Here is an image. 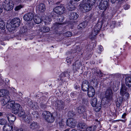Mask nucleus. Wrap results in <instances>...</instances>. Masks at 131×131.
<instances>
[{
    "mask_svg": "<svg viewBox=\"0 0 131 131\" xmlns=\"http://www.w3.org/2000/svg\"><path fill=\"white\" fill-rule=\"evenodd\" d=\"M102 23L101 22H98L93 29L91 33L89 36V38L92 40L95 39V36L100 31L102 26Z\"/></svg>",
    "mask_w": 131,
    "mask_h": 131,
    "instance_id": "nucleus-1",
    "label": "nucleus"
},
{
    "mask_svg": "<svg viewBox=\"0 0 131 131\" xmlns=\"http://www.w3.org/2000/svg\"><path fill=\"white\" fill-rule=\"evenodd\" d=\"M102 23L101 22H98L93 29L91 33L89 36V38L92 40L95 39V36L100 31L102 26Z\"/></svg>",
    "mask_w": 131,
    "mask_h": 131,
    "instance_id": "nucleus-2",
    "label": "nucleus"
},
{
    "mask_svg": "<svg viewBox=\"0 0 131 131\" xmlns=\"http://www.w3.org/2000/svg\"><path fill=\"white\" fill-rule=\"evenodd\" d=\"M42 115L46 121L48 123H52L54 120V117L51 113L48 111L43 112Z\"/></svg>",
    "mask_w": 131,
    "mask_h": 131,
    "instance_id": "nucleus-3",
    "label": "nucleus"
},
{
    "mask_svg": "<svg viewBox=\"0 0 131 131\" xmlns=\"http://www.w3.org/2000/svg\"><path fill=\"white\" fill-rule=\"evenodd\" d=\"M3 6L5 10L8 11L13 9L14 4L11 0H6L3 3Z\"/></svg>",
    "mask_w": 131,
    "mask_h": 131,
    "instance_id": "nucleus-4",
    "label": "nucleus"
},
{
    "mask_svg": "<svg viewBox=\"0 0 131 131\" xmlns=\"http://www.w3.org/2000/svg\"><path fill=\"white\" fill-rule=\"evenodd\" d=\"M20 21L18 18H16L12 19L9 23L12 28L18 27L20 25Z\"/></svg>",
    "mask_w": 131,
    "mask_h": 131,
    "instance_id": "nucleus-5",
    "label": "nucleus"
},
{
    "mask_svg": "<svg viewBox=\"0 0 131 131\" xmlns=\"http://www.w3.org/2000/svg\"><path fill=\"white\" fill-rule=\"evenodd\" d=\"M127 88L126 87L125 85L122 84L120 92V95L122 96L125 95L126 97H128L129 96V94L127 92Z\"/></svg>",
    "mask_w": 131,
    "mask_h": 131,
    "instance_id": "nucleus-6",
    "label": "nucleus"
},
{
    "mask_svg": "<svg viewBox=\"0 0 131 131\" xmlns=\"http://www.w3.org/2000/svg\"><path fill=\"white\" fill-rule=\"evenodd\" d=\"M65 9L62 5L56 6L53 9L54 12L58 14H62L64 13Z\"/></svg>",
    "mask_w": 131,
    "mask_h": 131,
    "instance_id": "nucleus-7",
    "label": "nucleus"
},
{
    "mask_svg": "<svg viewBox=\"0 0 131 131\" xmlns=\"http://www.w3.org/2000/svg\"><path fill=\"white\" fill-rule=\"evenodd\" d=\"M90 86L88 81L85 79H83L81 86L82 90L84 91H87Z\"/></svg>",
    "mask_w": 131,
    "mask_h": 131,
    "instance_id": "nucleus-8",
    "label": "nucleus"
},
{
    "mask_svg": "<svg viewBox=\"0 0 131 131\" xmlns=\"http://www.w3.org/2000/svg\"><path fill=\"white\" fill-rule=\"evenodd\" d=\"M79 16L76 13L71 12L69 15V18L74 23L77 22V19L78 18Z\"/></svg>",
    "mask_w": 131,
    "mask_h": 131,
    "instance_id": "nucleus-9",
    "label": "nucleus"
},
{
    "mask_svg": "<svg viewBox=\"0 0 131 131\" xmlns=\"http://www.w3.org/2000/svg\"><path fill=\"white\" fill-rule=\"evenodd\" d=\"M22 108L21 105L18 104H14L13 107V113L14 114H17L19 111Z\"/></svg>",
    "mask_w": 131,
    "mask_h": 131,
    "instance_id": "nucleus-10",
    "label": "nucleus"
},
{
    "mask_svg": "<svg viewBox=\"0 0 131 131\" xmlns=\"http://www.w3.org/2000/svg\"><path fill=\"white\" fill-rule=\"evenodd\" d=\"M113 93V92L111 89H107L105 93V97L107 99H111L112 98Z\"/></svg>",
    "mask_w": 131,
    "mask_h": 131,
    "instance_id": "nucleus-11",
    "label": "nucleus"
},
{
    "mask_svg": "<svg viewBox=\"0 0 131 131\" xmlns=\"http://www.w3.org/2000/svg\"><path fill=\"white\" fill-rule=\"evenodd\" d=\"M34 16L33 14L29 13L25 14L23 17V18L25 20L28 21L32 20Z\"/></svg>",
    "mask_w": 131,
    "mask_h": 131,
    "instance_id": "nucleus-12",
    "label": "nucleus"
},
{
    "mask_svg": "<svg viewBox=\"0 0 131 131\" xmlns=\"http://www.w3.org/2000/svg\"><path fill=\"white\" fill-rule=\"evenodd\" d=\"M56 106L59 109H63L64 107V103L61 100H58L56 101L55 103Z\"/></svg>",
    "mask_w": 131,
    "mask_h": 131,
    "instance_id": "nucleus-13",
    "label": "nucleus"
},
{
    "mask_svg": "<svg viewBox=\"0 0 131 131\" xmlns=\"http://www.w3.org/2000/svg\"><path fill=\"white\" fill-rule=\"evenodd\" d=\"M86 110V108L84 106H80L77 107L76 109L77 112L80 114H84Z\"/></svg>",
    "mask_w": 131,
    "mask_h": 131,
    "instance_id": "nucleus-14",
    "label": "nucleus"
},
{
    "mask_svg": "<svg viewBox=\"0 0 131 131\" xmlns=\"http://www.w3.org/2000/svg\"><path fill=\"white\" fill-rule=\"evenodd\" d=\"M10 99V97L7 95L4 96L1 101V103L3 106L5 105L8 102H9Z\"/></svg>",
    "mask_w": 131,
    "mask_h": 131,
    "instance_id": "nucleus-15",
    "label": "nucleus"
},
{
    "mask_svg": "<svg viewBox=\"0 0 131 131\" xmlns=\"http://www.w3.org/2000/svg\"><path fill=\"white\" fill-rule=\"evenodd\" d=\"M87 94L89 97H92L95 94V91L94 89L92 86L90 87V88L88 90Z\"/></svg>",
    "mask_w": 131,
    "mask_h": 131,
    "instance_id": "nucleus-16",
    "label": "nucleus"
},
{
    "mask_svg": "<svg viewBox=\"0 0 131 131\" xmlns=\"http://www.w3.org/2000/svg\"><path fill=\"white\" fill-rule=\"evenodd\" d=\"M67 125L73 128L75 125V121L72 118H70L67 120Z\"/></svg>",
    "mask_w": 131,
    "mask_h": 131,
    "instance_id": "nucleus-17",
    "label": "nucleus"
},
{
    "mask_svg": "<svg viewBox=\"0 0 131 131\" xmlns=\"http://www.w3.org/2000/svg\"><path fill=\"white\" fill-rule=\"evenodd\" d=\"M6 117L9 122H14L16 119V117L11 114H7Z\"/></svg>",
    "mask_w": 131,
    "mask_h": 131,
    "instance_id": "nucleus-18",
    "label": "nucleus"
},
{
    "mask_svg": "<svg viewBox=\"0 0 131 131\" xmlns=\"http://www.w3.org/2000/svg\"><path fill=\"white\" fill-rule=\"evenodd\" d=\"M108 6V4L101 1L99 6L100 9L102 10H105L107 8Z\"/></svg>",
    "mask_w": 131,
    "mask_h": 131,
    "instance_id": "nucleus-19",
    "label": "nucleus"
},
{
    "mask_svg": "<svg viewBox=\"0 0 131 131\" xmlns=\"http://www.w3.org/2000/svg\"><path fill=\"white\" fill-rule=\"evenodd\" d=\"M69 74L68 72H65L61 74V76L60 77V78L58 79V80L59 81H63L64 80V77H69Z\"/></svg>",
    "mask_w": 131,
    "mask_h": 131,
    "instance_id": "nucleus-20",
    "label": "nucleus"
},
{
    "mask_svg": "<svg viewBox=\"0 0 131 131\" xmlns=\"http://www.w3.org/2000/svg\"><path fill=\"white\" fill-rule=\"evenodd\" d=\"M81 66V63L79 61H76L73 65V68L75 70L79 69Z\"/></svg>",
    "mask_w": 131,
    "mask_h": 131,
    "instance_id": "nucleus-21",
    "label": "nucleus"
},
{
    "mask_svg": "<svg viewBox=\"0 0 131 131\" xmlns=\"http://www.w3.org/2000/svg\"><path fill=\"white\" fill-rule=\"evenodd\" d=\"M86 124L83 123H79L77 126V129L79 130L84 129L86 128Z\"/></svg>",
    "mask_w": 131,
    "mask_h": 131,
    "instance_id": "nucleus-22",
    "label": "nucleus"
},
{
    "mask_svg": "<svg viewBox=\"0 0 131 131\" xmlns=\"http://www.w3.org/2000/svg\"><path fill=\"white\" fill-rule=\"evenodd\" d=\"M83 3L84 4L83 5V8L85 12H88L91 9L92 6L89 5L85 3Z\"/></svg>",
    "mask_w": 131,
    "mask_h": 131,
    "instance_id": "nucleus-23",
    "label": "nucleus"
},
{
    "mask_svg": "<svg viewBox=\"0 0 131 131\" xmlns=\"http://www.w3.org/2000/svg\"><path fill=\"white\" fill-rule=\"evenodd\" d=\"M9 93V91L5 89H2L0 90V97H3Z\"/></svg>",
    "mask_w": 131,
    "mask_h": 131,
    "instance_id": "nucleus-24",
    "label": "nucleus"
},
{
    "mask_svg": "<svg viewBox=\"0 0 131 131\" xmlns=\"http://www.w3.org/2000/svg\"><path fill=\"white\" fill-rule=\"evenodd\" d=\"M38 127V124L37 123L34 122L31 123L29 126V128L31 130H34Z\"/></svg>",
    "mask_w": 131,
    "mask_h": 131,
    "instance_id": "nucleus-25",
    "label": "nucleus"
},
{
    "mask_svg": "<svg viewBox=\"0 0 131 131\" xmlns=\"http://www.w3.org/2000/svg\"><path fill=\"white\" fill-rule=\"evenodd\" d=\"M13 129V127L12 125L7 124L4 126L3 131H12Z\"/></svg>",
    "mask_w": 131,
    "mask_h": 131,
    "instance_id": "nucleus-26",
    "label": "nucleus"
},
{
    "mask_svg": "<svg viewBox=\"0 0 131 131\" xmlns=\"http://www.w3.org/2000/svg\"><path fill=\"white\" fill-rule=\"evenodd\" d=\"M95 0H83L82 1L83 3H85L89 5L93 6L94 4Z\"/></svg>",
    "mask_w": 131,
    "mask_h": 131,
    "instance_id": "nucleus-27",
    "label": "nucleus"
},
{
    "mask_svg": "<svg viewBox=\"0 0 131 131\" xmlns=\"http://www.w3.org/2000/svg\"><path fill=\"white\" fill-rule=\"evenodd\" d=\"M125 83L127 86L131 87V77H128L126 78L125 79Z\"/></svg>",
    "mask_w": 131,
    "mask_h": 131,
    "instance_id": "nucleus-28",
    "label": "nucleus"
},
{
    "mask_svg": "<svg viewBox=\"0 0 131 131\" xmlns=\"http://www.w3.org/2000/svg\"><path fill=\"white\" fill-rule=\"evenodd\" d=\"M38 8L40 12H43L46 9L45 5L43 4L40 3L38 5Z\"/></svg>",
    "mask_w": 131,
    "mask_h": 131,
    "instance_id": "nucleus-29",
    "label": "nucleus"
},
{
    "mask_svg": "<svg viewBox=\"0 0 131 131\" xmlns=\"http://www.w3.org/2000/svg\"><path fill=\"white\" fill-rule=\"evenodd\" d=\"M34 20L36 24H39L41 22L42 19L40 17L37 16H35L34 17Z\"/></svg>",
    "mask_w": 131,
    "mask_h": 131,
    "instance_id": "nucleus-30",
    "label": "nucleus"
},
{
    "mask_svg": "<svg viewBox=\"0 0 131 131\" xmlns=\"http://www.w3.org/2000/svg\"><path fill=\"white\" fill-rule=\"evenodd\" d=\"M23 119L24 122L28 123L31 120V117L29 115H26L23 116Z\"/></svg>",
    "mask_w": 131,
    "mask_h": 131,
    "instance_id": "nucleus-31",
    "label": "nucleus"
},
{
    "mask_svg": "<svg viewBox=\"0 0 131 131\" xmlns=\"http://www.w3.org/2000/svg\"><path fill=\"white\" fill-rule=\"evenodd\" d=\"M123 101V98L122 97H119L118 98L116 101V106L117 107H120Z\"/></svg>",
    "mask_w": 131,
    "mask_h": 131,
    "instance_id": "nucleus-32",
    "label": "nucleus"
},
{
    "mask_svg": "<svg viewBox=\"0 0 131 131\" xmlns=\"http://www.w3.org/2000/svg\"><path fill=\"white\" fill-rule=\"evenodd\" d=\"M14 101H10L8 102L5 105L6 108L8 109H10L13 108L14 105Z\"/></svg>",
    "mask_w": 131,
    "mask_h": 131,
    "instance_id": "nucleus-33",
    "label": "nucleus"
},
{
    "mask_svg": "<svg viewBox=\"0 0 131 131\" xmlns=\"http://www.w3.org/2000/svg\"><path fill=\"white\" fill-rule=\"evenodd\" d=\"M86 25L87 23L86 21L83 22L78 26L77 28L78 29H82L85 28Z\"/></svg>",
    "mask_w": 131,
    "mask_h": 131,
    "instance_id": "nucleus-34",
    "label": "nucleus"
},
{
    "mask_svg": "<svg viewBox=\"0 0 131 131\" xmlns=\"http://www.w3.org/2000/svg\"><path fill=\"white\" fill-rule=\"evenodd\" d=\"M73 2L70 1L69 4V7H67V8L69 10L72 11L75 9L74 6L72 4Z\"/></svg>",
    "mask_w": 131,
    "mask_h": 131,
    "instance_id": "nucleus-35",
    "label": "nucleus"
},
{
    "mask_svg": "<svg viewBox=\"0 0 131 131\" xmlns=\"http://www.w3.org/2000/svg\"><path fill=\"white\" fill-rule=\"evenodd\" d=\"M0 28L1 30H3L5 29V24L1 18H0Z\"/></svg>",
    "mask_w": 131,
    "mask_h": 131,
    "instance_id": "nucleus-36",
    "label": "nucleus"
},
{
    "mask_svg": "<svg viewBox=\"0 0 131 131\" xmlns=\"http://www.w3.org/2000/svg\"><path fill=\"white\" fill-rule=\"evenodd\" d=\"M90 103L93 107H95L97 104L96 99L95 98H92L91 99Z\"/></svg>",
    "mask_w": 131,
    "mask_h": 131,
    "instance_id": "nucleus-37",
    "label": "nucleus"
},
{
    "mask_svg": "<svg viewBox=\"0 0 131 131\" xmlns=\"http://www.w3.org/2000/svg\"><path fill=\"white\" fill-rule=\"evenodd\" d=\"M95 106V110L96 112H99L100 110L101 109V103H98Z\"/></svg>",
    "mask_w": 131,
    "mask_h": 131,
    "instance_id": "nucleus-38",
    "label": "nucleus"
},
{
    "mask_svg": "<svg viewBox=\"0 0 131 131\" xmlns=\"http://www.w3.org/2000/svg\"><path fill=\"white\" fill-rule=\"evenodd\" d=\"M7 121L6 120L3 118L0 119V124L1 125H6Z\"/></svg>",
    "mask_w": 131,
    "mask_h": 131,
    "instance_id": "nucleus-39",
    "label": "nucleus"
},
{
    "mask_svg": "<svg viewBox=\"0 0 131 131\" xmlns=\"http://www.w3.org/2000/svg\"><path fill=\"white\" fill-rule=\"evenodd\" d=\"M18 113V115L20 117L24 116L25 114V112L24 111V110L22 109V108L20 109V110L19 111Z\"/></svg>",
    "mask_w": 131,
    "mask_h": 131,
    "instance_id": "nucleus-40",
    "label": "nucleus"
},
{
    "mask_svg": "<svg viewBox=\"0 0 131 131\" xmlns=\"http://www.w3.org/2000/svg\"><path fill=\"white\" fill-rule=\"evenodd\" d=\"M43 32H46L49 31H50V29L49 27L46 26H43Z\"/></svg>",
    "mask_w": 131,
    "mask_h": 131,
    "instance_id": "nucleus-41",
    "label": "nucleus"
},
{
    "mask_svg": "<svg viewBox=\"0 0 131 131\" xmlns=\"http://www.w3.org/2000/svg\"><path fill=\"white\" fill-rule=\"evenodd\" d=\"M82 102L83 104L87 105L88 103V100L87 99L84 98L82 99Z\"/></svg>",
    "mask_w": 131,
    "mask_h": 131,
    "instance_id": "nucleus-42",
    "label": "nucleus"
},
{
    "mask_svg": "<svg viewBox=\"0 0 131 131\" xmlns=\"http://www.w3.org/2000/svg\"><path fill=\"white\" fill-rule=\"evenodd\" d=\"M96 75L98 77H102L103 76V73L100 70L97 71L96 72Z\"/></svg>",
    "mask_w": 131,
    "mask_h": 131,
    "instance_id": "nucleus-43",
    "label": "nucleus"
},
{
    "mask_svg": "<svg viewBox=\"0 0 131 131\" xmlns=\"http://www.w3.org/2000/svg\"><path fill=\"white\" fill-rule=\"evenodd\" d=\"M63 23H56L54 24V26L55 28H58L61 26L62 24Z\"/></svg>",
    "mask_w": 131,
    "mask_h": 131,
    "instance_id": "nucleus-44",
    "label": "nucleus"
},
{
    "mask_svg": "<svg viewBox=\"0 0 131 131\" xmlns=\"http://www.w3.org/2000/svg\"><path fill=\"white\" fill-rule=\"evenodd\" d=\"M64 35L66 37H69L71 36V33L70 31H68L65 33Z\"/></svg>",
    "mask_w": 131,
    "mask_h": 131,
    "instance_id": "nucleus-45",
    "label": "nucleus"
},
{
    "mask_svg": "<svg viewBox=\"0 0 131 131\" xmlns=\"http://www.w3.org/2000/svg\"><path fill=\"white\" fill-rule=\"evenodd\" d=\"M73 60V58H69L68 57L66 60V62L67 63L69 64H70L71 62Z\"/></svg>",
    "mask_w": 131,
    "mask_h": 131,
    "instance_id": "nucleus-46",
    "label": "nucleus"
},
{
    "mask_svg": "<svg viewBox=\"0 0 131 131\" xmlns=\"http://www.w3.org/2000/svg\"><path fill=\"white\" fill-rule=\"evenodd\" d=\"M116 22L115 21H112L110 23V27L111 28L114 27L115 26Z\"/></svg>",
    "mask_w": 131,
    "mask_h": 131,
    "instance_id": "nucleus-47",
    "label": "nucleus"
},
{
    "mask_svg": "<svg viewBox=\"0 0 131 131\" xmlns=\"http://www.w3.org/2000/svg\"><path fill=\"white\" fill-rule=\"evenodd\" d=\"M23 6L21 5H19L16 7L15 10L16 11H17L23 7Z\"/></svg>",
    "mask_w": 131,
    "mask_h": 131,
    "instance_id": "nucleus-48",
    "label": "nucleus"
},
{
    "mask_svg": "<svg viewBox=\"0 0 131 131\" xmlns=\"http://www.w3.org/2000/svg\"><path fill=\"white\" fill-rule=\"evenodd\" d=\"M92 131H95L96 128V125H94L91 127H90Z\"/></svg>",
    "mask_w": 131,
    "mask_h": 131,
    "instance_id": "nucleus-49",
    "label": "nucleus"
},
{
    "mask_svg": "<svg viewBox=\"0 0 131 131\" xmlns=\"http://www.w3.org/2000/svg\"><path fill=\"white\" fill-rule=\"evenodd\" d=\"M129 7L130 6L127 4L125 5L124 6V8L126 10L128 9Z\"/></svg>",
    "mask_w": 131,
    "mask_h": 131,
    "instance_id": "nucleus-50",
    "label": "nucleus"
},
{
    "mask_svg": "<svg viewBox=\"0 0 131 131\" xmlns=\"http://www.w3.org/2000/svg\"><path fill=\"white\" fill-rule=\"evenodd\" d=\"M70 96L72 97L73 98L76 96V95L74 92H72L71 93Z\"/></svg>",
    "mask_w": 131,
    "mask_h": 131,
    "instance_id": "nucleus-51",
    "label": "nucleus"
},
{
    "mask_svg": "<svg viewBox=\"0 0 131 131\" xmlns=\"http://www.w3.org/2000/svg\"><path fill=\"white\" fill-rule=\"evenodd\" d=\"M45 94H46V95L45 96H44V95H43L42 97H41V99H43V98H44V100H45L46 99V98L47 97H48V95H47L48 93H45Z\"/></svg>",
    "mask_w": 131,
    "mask_h": 131,
    "instance_id": "nucleus-52",
    "label": "nucleus"
},
{
    "mask_svg": "<svg viewBox=\"0 0 131 131\" xmlns=\"http://www.w3.org/2000/svg\"><path fill=\"white\" fill-rule=\"evenodd\" d=\"M64 18L62 16L60 17V18H59V21L61 22H62L63 21Z\"/></svg>",
    "mask_w": 131,
    "mask_h": 131,
    "instance_id": "nucleus-53",
    "label": "nucleus"
},
{
    "mask_svg": "<svg viewBox=\"0 0 131 131\" xmlns=\"http://www.w3.org/2000/svg\"><path fill=\"white\" fill-rule=\"evenodd\" d=\"M122 0H111V2L112 3H115L117 1L118 2H120Z\"/></svg>",
    "mask_w": 131,
    "mask_h": 131,
    "instance_id": "nucleus-54",
    "label": "nucleus"
},
{
    "mask_svg": "<svg viewBox=\"0 0 131 131\" xmlns=\"http://www.w3.org/2000/svg\"><path fill=\"white\" fill-rule=\"evenodd\" d=\"M51 15L52 17L54 19V18L56 16V15L54 14L53 12H51Z\"/></svg>",
    "mask_w": 131,
    "mask_h": 131,
    "instance_id": "nucleus-55",
    "label": "nucleus"
},
{
    "mask_svg": "<svg viewBox=\"0 0 131 131\" xmlns=\"http://www.w3.org/2000/svg\"><path fill=\"white\" fill-rule=\"evenodd\" d=\"M37 28L39 31L43 32V29H42L41 27H37Z\"/></svg>",
    "mask_w": 131,
    "mask_h": 131,
    "instance_id": "nucleus-56",
    "label": "nucleus"
},
{
    "mask_svg": "<svg viewBox=\"0 0 131 131\" xmlns=\"http://www.w3.org/2000/svg\"><path fill=\"white\" fill-rule=\"evenodd\" d=\"M109 0H101V1L104 2H106V3L108 4Z\"/></svg>",
    "mask_w": 131,
    "mask_h": 131,
    "instance_id": "nucleus-57",
    "label": "nucleus"
},
{
    "mask_svg": "<svg viewBox=\"0 0 131 131\" xmlns=\"http://www.w3.org/2000/svg\"><path fill=\"white\" fill-rule=\"evenodd\" d=\"M126 113H124L122 115V117L123 118H125V116H126Z\"/></svg>",
    "mask_w": 131,
    "mask_h": 131,
    "instance_id": "nucleus-58",
    "label": "nucleus"
},
{
    "mask_svg": "<svg viewBox=\"0 0 131 131\" xmlns=\"http://www.w3.org/2000/svg\"><path fill=\"white\" fill-rule=\"evenodd\" d=\"M16 131H23V129L22 128H20L18 129Z\"/></svg>",
    "mask_w": 131,
    "mask_h": 131,
    "instance_id": "nucleus-59",
    "label": "nucleus"
},
{
    "mask_svg": "<svg viewBox=\"0 0 131 131\" xmlns=\"http://www.w3.org/2000/svg\"><path fill=\"white\" fill-rule=\"evenodd\" d=\"M3 12V9L1 7H0V14L2 13Z\"/></svg>",
    "mask_w": 131,
    "mask_h": 131,
    "instance_id": "nucleus-60",
    "label": "nucleus"
},
{
    "mask_svg": "<svg viewBox=\"0 0 131 131\" xmlns=\"http://www.w3.org/2000/svg\"><path fill=\"white\" fill-rule=\"evenodd\" d=\"M92 14H90L89 17V18L90 19L92 18Z\"/></svg>",
    "mask_w": 131,
    "mask_h": 131,
    "instance_id": "nucleus-61",
    "label": "nucleus"
},
{
    "mask_svg": "<svg viewBox=\"0 0 131 131\" xmlns=\"http://www.w3.org/2000/svg\"><path fill=\"white\" fill-rule=\"evenodd\" d=\"M3 115V113L1 112H0V117L2 116Z\"/></svg>",
    "mask_w": 131,
    "mask_h": 131,
    "instance_id": "nucleus-62",
    "label": "nucleus"
},
{
    "mask_svg": "<svg viewBox=\"0 0 131 131\" xmlns=\"http://www.w3.org/2000/svg\"><path fill=\"white\" fill-rule=\"evenodd\" d=\"M70 130V129L68 128L67 129H66L65 130H64V131H69Z\"/></svg>",
    "mask_w": 131,
    "mask_h": 131,
    "instance_id": "nucleus-63",
    "label": "nucleus"
},
{
    "mask_svg": "<svg viewBox=\"0 0 131 131\" xmlns=\"http://www.w3.org/2000/svg\"><path fill=\"white\" fill-rule=\"evenodd\" d=\"M71 131H77V130L75 129H73L71 130Z\"/></svg>",
    "mask_w": 131,
    "mask_h": 131,
    "instance_id": "nucleus-64",
    "label": "nucleus"
}]
</instances>
